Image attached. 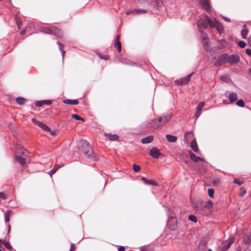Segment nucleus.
<instances>
[{
  "label": "nucleus",
  "instance_id": "nucleus-19",
  "mask_svg": "<svg viewBox=\"0 0 251 251\" xmlns=\"http://www.w3.org/2000/svg\"><path fill=\"white\" fill-rule=\"evenodd\" d=\"M120 36L117 35L114 43V47L117 48V50L119 52L122 51V46L120 41H119Z\"/></svg>",
  "mask_w": 251,
  "mask_h": 251
},
{
  "label": "nucleus",
  "instance_id": "nucleus-26",
  "mask_svg": "<svg viewBox=\"0 0 251 251\" xmlns=\"http://www.w3.org/2000/svg\"><path fill=\"white\" fill-rule=\"evenodd\" d=\"M166 138L168 142L171 143L176 142L177 139L176 136H173L170 134H167L166 135Z\"/></svg>",
  "mask_w": 251,
  "mask_h": 251
},
{
  "label": "nucleus",
  "instance_id": "nucleus-33",
  "mask_svg": "<svg viewBox=\"0 0 251 251\" xmlns=\"http://www.w3.org/2000/svg\"><path fill=\"white\" fill-rule=\"evenodd\" d=\"M213 205V203L212 201H208L206 203H205L204 205H202V206L206 207L208 209H210L211 207H212Z\"/></svg>",
  "mask_w": 251,
  "mask_h": 251
},
{
  "label": "nucleus",
  "instance_id": "nucleus-9",
  "mask_svg": "<svg viewBox=\"0 0 251 251\" xmlns=\"http://www.w3.org/2000/svg\"><path fill=\"white\" fill-rule=\"evenodd\" d=\"M191 75H189L187 76L176 79L175 83L178 85H185L187 84L190 80Z\"/></svg>",
  "mask_w": 251,
  "mask_h": 251
},
{
  "label": "nucleus",
  "instance_id": "nucleus-54",
  "mask_svg": "<svg viewBox=\"0 0 251 251\" xmlns=\"http://www.w3.org/2000/svg\"><path fill=\"white\" fill-rule=\"evenodd\" d=\"M16 23H17V25H18V27H19V28H21V24H21V22H19V21H18V20H17V21H16Z\"/></svg>",
  "mask_w": 251,
  "mask_h": 251
},
{
  "label": "nucleus",
  "instance_id": "nucleus-16",
  "mask_svg": "<svg viewBox=\"0 0 251 251\" xmlns=\"http://www.w3.org/2000/svg\"><path fill=\"white\" fill-rule=\"evenodd\" d=\"M52 103V101L51 100H42L40 101H37L35 103V105L37 107L42 106L43 105H51Z\"/></svg>",
  "mask_w": 251,
  "mask_h": 251
},
{
  "label": "nucleus",
  "instance_id": "nucleus-39",
  "mask_svg": "<svg viewBox=\"0 0 251 251\" xmlns=\"http://www.w3.org/2000/svg\"><path fill=\"white\" fill-rule=\"evenodd\" d=\"M188 219L192 222H197V217L193 215H190L188 217Z\"/></svg>",
  "mask_w": 251,
  "mask_h": 251
},
{
  "label": "nucleus",
  "instance_id": "nucleus-48",
  "mask_svg": "<svg viewBox=\"0 0 251 251\" xmlns=\"http://www.w3.org/2000/svg\"><path fill=\"white\" fill-rule=\"evenodd\" d=\"M0 198L4 200L6 199V195L3 192H0Z\"/></svg>",
  "mask_w": 251,
  "mask_h": 251
},
{
  "label": "nucleus",
  "instance_id": "nucleus-43",
  "mask_svg": "<svg viewBox=\"0 0 251 251\" xmlns=\"http://www.w3.org/2000/svg\"><path fill=\"white\" fill-rule=\"evenodd\" d=\"M238 46L241 48H244L246 46V43L244 41H240L238 42Z\"/></svg>",
  "mask_w": 251,
  "mask_h": 251
},
{
  "label": "nucleus",
  "instance_id": "nucleus-20",
  "mask_svg": "<svg viewBox=\"0 0 251 251\" xmlns=\"http://www.w3.org/2000/svg\"><path fill=\"white\" fill-rule=\"evenodd\" d=\"M63 103L66 104H70V105H76L78 104L79 101L78 100H71V99H67L64 100L63 101Z\"/></svg>",
  "mask_w": 251,
  "mask_h": 251
},
{
  "label": "nucleus",
  "instance_id": "nucleus-21",
  "mask_svg": "<svg viewBox=\"0 0 251 251\" xmlns=\"http://www.w3.org/2000/svg\"><path fill=\"white\" fill-rule=\"evenodd\" d=\"M16 160L20 163L22 165H24L25 164V156H20L18 154H15Z\"/></svg>",
  "mask_w": 251,
  "mask_h": 251
},
{
  "label": "nucleus",
  "instance_id": "nucleus-32",
  "mask_svg": "<svg viewBox=\"0 0 251 251\" xmlns=\"http://www.w3.org/2000/svg\"><path fill=\"white\" fill-rule=\"evenodd\" d=\"M136 14H139L141 13H146L149 11L148 9H135Z\"/></svg>",
  "mask_w": 251,
  "mask_h": 251
},
{
  "label": "nucleus",
  "instance_id": "nucleus-6",
  "mask_svg": "<svg viewBox=\"0 0 251 251\" xmlns=\"http://www.w3.org/2000/svg\"><path fill=\"white\" fill-rule=\"evenodd\" d=\"M172 116L171 112H168L164 114L162 117H159L157 118V121L160 126L167 124L171 119Z\"/></svg>",
  "mask_w": 251,
  "mask_h": 251
},
{
  "label": "nucleus",
  "instance_id": "nucleus-2",
  "mask_svg": "<svg viewBox=\"0 0 251 251\" xmlns=\"http://www.w3.org/2000/svg\"><path fill=\"white\" fill-rule=\"evenodd\" d=\"M78 146L82 150L86 157L90 160H95L93 150L87 141L84 140L80 141Z\"/></svg>",
  "mask_w": 251,
  "mask_h": 251
},
{
  "label": "nucleus",
  "instance_id": "nucleus-25",
  "mask_svg": "<svg viewBox=\"0 0 251 251\" xmlns=\"http://www.w3.org/2000/svg\"><path fill=\"white\" fill-rule=\"evenodd\" d=\"M153 140V136L152 135H150L147 137L143 138L141 140V143L142 144H147L151 142Z\"/></svg>",
  "mask_w": 251,
  "mask_h": 251
},
{
  "label": "nucleus",
  "instance_id": "nucleus-61",
  "mask_svg": "<svg viewBox=\"0 0 251 251\" xmlns=\"http://www.w3.org/2000/svg\"><path fill=\"white\" fill-rule=\"evenodd\" d=\"M237 251H241L240 249H239V248H237Z\"/></svg>",
  "mask_w": 251,
  "mask_h": 251
},
{
  "label": "nucleus",
  "instance_id": "nucleus-55",
  "mask_svg": "<svg viewBox=\"0 0 251 251\" xmlns=\"http://www.w3.org/2000/svg\"><path fill=\"white\" fill-rule=\"evenodd\" d=\"M11 213V210H8L7 211V212L5 214L9 216Z\"/></svg>",
  "mask_w": 251,
  "mask_h": 251
},
{
  "label": "nucleus",
  "instance_id": "nucleus-50",
  "mask_svg": "<svg viewBox=\"0 0 251 251\" xmlns=\"http://www.w3.org/2000/svg\"><path fill=\"white\" fill-rule=\"evenodd\" d=\"M4 219L6 223L9 221V216L4 214Z\"/></svg>",
  "mask_w": 251,
  "mask_h": 251
},
{
  "label": "nucleus",
  "instance_id": "nucleus-40",
  "mask_svg": "<svg viewBox=\"0 0 251 251\" xmlns=\"http://www.w3.org/2000/svg\"><path fill=\"white\" fill-rule=\"evenodd\" d=\"M208 195L210 197L213 198L214 197V190L213 189L209 188L208 189Z\"/></svg>",
  "mask_w": 251,
  "mask_h": 251
},
{
  "label": "nucleus",
  "instance_id": "nucleus-1",
  "mask_svg": "<svg viewBox=\"0 0 251 251\" xmlns=\"http://www.w3.org/2000/svg\"><path fill=\"white\" fill-rule=\"evenodd\" d=\"M205 19H201L198 22V26L200 28L206 29L208 26V24L211 28H216L219 33L223 31V27L222 25L217 20L213 19L212 20L207 15H204Z\"/></svg>",
  "mask_w": 251,
  "mask_h": 251
},
{
  "label": "nucleus",
  "instance_id": "nucleus-62",
  "mask_svg": "<svg viewBox=\"0 0 251 251\" xmlns=\"http://www.w3.org/2000/svg\"><path fill=\"white\" fill-rule=\"evenodd\" d=\"M201 246H199V251H201Z\"/></svg>",
  "mask_w": 251,
  "mask_h": 251
},
{
  "label": "nucleus",
  "instance_id": "nucleus-56",
  "mask_svg": "<svg viewBox=\"0 0 251 251\" xmlns=\"http://www.w3.org/2000/svg\"><path fill=\"white\" fill-rule=\"evenodd\" d=\"M246 193V190H244V191L242 192V193L240 194V195L241 196H243L244 195H245Z\"/></svg>",
  "mask_w": 251,
  "mask_h": 251
},
{
  "label": "nucleus",
  "instance_id": "nucleus-60",
  "mask_svg": "<svg viewBox=\"0 0 251 251\" xmlns=\"http://www.w3.org/2000/svg\"><path fill=\"white\" fill-rule=\"evenodd\" d=\"M249 72L250 73V74L251 75V68L249 70Z\"/></svg>",
  "mask_w": 251,
  "mask_h": 251
},
{
  "label": "nucleus",
  "instance_id": "nucleus-57",
  "mask_svg": "<svg viewBox=\"0 0 251 251\" xmlns=\"http://www.w3.org/2000/svg\"><path fill=\"white\" fill-rule=\"evenodd\" d=\"M25 33V30H23L21 31L20 33L21 35H24Z\"/></svg>",
  "mask_w": 251,
  "mask_h": 251
},
{
  "label": "nucleus",
  "instance_id": "nucleus-17",
  "mask_svg": "<svg viewBox=\"0 0 251 251\" xmlns=\"http://www.w3.org/2000/svg\"><path fill=\"white\" fill-rule=\"evenodd\" d=\"M104 135L107 137L110 141H118L119 139V137L117 134H113L112 133H105Z\"/></svg>",
  "mask_w": 251,
  "mask_h": 251
},
{
  "label": "nucleus",
  "instance_id": "nucleus-30",
  "mask_svg": "<svg viewBox=\"0 0 251 251\" xmlns=\"http://www.w3.org/2000/svg\"><path fill=\"white\" fill-rule=\"evenodd\" d=\"M57 44L58 45V47H59L60 50L61 51L63 58H64V55H65V52H66L64 50H63V49H62V48L64 47V45L62 43L59 42V41L57 42Z\"/></svg>",
  "mask_w": 251,
  "mask_h": 251
},
{
  "label": "nucleus",
  "instance_id": "nucleus-42",
  "mask_svg": "<svg viewBox=\"0 0 251 251\" xmlns=\"http://www.w3.org/2000/svg\"><path fill=\"white\" fill-rule=\"evenodd\" d=\"M99 56L100 58L101 59H104V60H108L109 59V56L108 55H106V54H100L99 55Z\"/></svg>",
  "mask_w": 251,
  "mask_h": 251
},
{
  "label": "nucleus",
  "instance_id": "nucleus-34",
  "mask_svg": "<svg viewBox=\"0 0 251 251\" xmlns=\"http://www.w3.org/2000/svg\"><path fill=\"white\" fill-rule=\"evenodd\" d=\"M236 104L240 107H244L245 106L244 101L242 100H239L236 101Z\"/></svg>",
  "mask_w": 251,
  "mask_h": 251
},
{
  "label": "nucleus",
  "instance_id": "nucleus-5",
  "mask_svg": "<svg viewBox=\"0 0 251 251\" xmlns=\"http://www.w3.org/2000/svg\"><path fill=\"white\" fill-rule=\"evenodd\" d=\"M227 54L224 53L219 56L216 61L214 63V66L218 67L227 63Z\"/></svg>",
  "mask_w": 251,
  "mask_h": 251
},
{
  "label": "nucleus",
  "instance_id": "nucleus-45",
  "mask_svg": "<svg viewBox=\"0 0 251 251\" xmlns=\"http://www.w3.org/2000/svg\"><path fill=\"white\" fill-rule=\"evenodd\" d=\"M233 182L235 184H238V185H242L243 183V181H240L239 179L237 178H235L234 179Z\"/></svg>",
  "mask_w": 251,
  "mask_h": 251
},
{
  "label": "nucleus",
  "instance_id": "nucleus-63",
  "mask_svg": "<svg viewBox=\"0 0 251 251\" xmlns=\"http://www.w3.org/2000/svg\"><path fill=\"white\" fill-rule=\"evenodd\" d=\"M223 76H221V79L222 80H223Z\"/></svg>",
  "mask_w": 251,
  "mask_h": 251
},
{
  "label": "nucleus",
  "instance_id": "nucleus-12",
  "mask_svg": "<svg viewBox=\"0 0 251 251\" xmlns=\"http://www.w3.org/2000/svg\"><path fill=\"white\" fill-rule=\"evenodd\" d=\"M205 105V102L202 101L197 106L196 108V112L195 115L196 119H198L201 114L202 109H203Z\"/></svg>",
  "mask_w": 251,
  "mask_h": 251
},
{
  "label": "nucleus",
  "instance_id": "nucleus-18",
  "mask_svg": "<svg viewBox=\"0 0 251 251\" xmlns=\"http://www.w3.org/2000/svg\"><path fill=\"white\" fill-rule=\"evenodd\" d=\"M27 154L28 151L26 150L21 147L19 148L18 150L16 151L15 153V154H18L22 156H27Z\"/></svg>",
  "mask_w": 251,
  "mask_h": 251
},
{
  "label": "nucleus",
  "instance_id": "nucleus-44",
  "mask_svg": "<svg viewBox=\"0 0 251 251\" xmlns=\"http://www.w3.org/2000/svg\"><path fill=\"white\" fill-rule=\"evenodd\" d=\"M3 245L5 248H7L9 250H11L12 249V247L10 245L9 243L8 242H4L3 243Z\"/></svg>",
  "mask_w": 251,
  "mask_h": 251
},
{
  "label": "nucleus",
  "instance_id": "nucleus-15",
  "mask_svg": "<svg viewBox=\"0 0 251 251\" xmlns=\"http://www.w3.org/2000/svg\"><path fill=\"white\" fill-rule=\"evenodd\" d=\"M189 154H190V159L194 162H197L199 161H201L203 162H204V159L199 157V156H196L194 153H193L192 152V151H189Z\"/></svg>",
  "mask_w": 251,
  "mask_h": 251
},
{
  "label": "nucleus",
  "instance_id": "nucleus-23",
  "mask_svg": "<svg viewBox=\"0 0 251 251\" xmlns=\"http://www.w3.org/2000/svg\"><path fill=\"white\" fill-rule=\"evenodd\" d=\"M229 100L230 102H233L235 101L237 99L238 96L237 93L235 92H232L228 96Z\"/></svg>",
  "mask_w": 251,
  "mask_h": 251
},
{
  "label": "nucleus",
  "instance_id": "nucleus-24",
  "mask_svg": "<svg viewBox=\"0 0 251 251\" xmlns=\"http://www.w3.org/2000/svg\"><path fill=\"white\" fill-rule=\"evenodd\" d=\"M63 166V165L62 164L55 165L54 168L49 172V174L50 175V176H51L52 175L54 174L58 169L62 167Z\"/></svg>",
  "mask_w": 251,
  "mask_h": 251
},
{
  "label": "nucleus",
  "instance_id": "nucleus-64",
  "mask_svg": "<svg viewBox=\"0 0 251 251\" xmlns=\"http://www.w3.org/2000/svg\"><path fill=\"white\" fill-rule=\"evenodd\" d=\"M208 251H212L211 249H209Z\"/></svg>",
  "mask_w": 251,
  "mask_h": 251
},
{
  "label": "nucleus",
  "instance_id": "nucleus-7",
  "mask_svg": "<svg viewBox=\"0 0 251 251\" xmlns=\"http://www.w3.org/2000/svg\"><path fill=\"white\" fill-rule=\"evenodd\" d=\"M240 60V57L236 54H232L228 55L227 54V63L230 64H234L238 63Z\"/></svg>",
  "mask_w": 251,
  "mask_h": 251
},
{
  "label": "nucleus",
  "instance_id": "nucleus-41",
  "mask_svg": "<svg viewBox=\"0 0 251 251\" xmlns=\"http://www.w3.org/2000/svg\"><path fill=\"white\" fill-rule=\"evenodd\" d=\"M137 10H135V9H132L131 10H129V11H126V14L127 15H130V14H132V15H136V11Z\"/></svg>",
  "mask_w": 251,
  "mask_h": 251
},
{
  "label": "nucleus",
  "instance_id": "nucleus-37",
  "mask_svg": "<svg viewBox=\"0 0 251 251\" xmlns=\"http://www.w3.org/2000/svg\"><path fill=\"white\" fill-rule=\"evenodd\" d=\"M140 2L142 4V6L145 8V9H148V4H146V2H150L149 1L146 0H140Z\"/></svg>",
  "mask_w": 251,
  "mask_h": 251
},
{
  "label": "nucleus",
  "instance_id": "nucleus-38",
  "mask_svg": "<svg viewBox=\"0 0 251 251\" xmlns=\"http://www.w3.org/2000/svg\"><path fill=\"white\" fill-rule=\"evenodd\" d=\"M32 121L33 124H36L37 126H46L44 124H43V123H41V122L36 120L35 119H32Z\"/></svg>",
  "mask_w": 251,
  "mask_h": 251
},
{
  "label": "nucleus",
  "instance_id": "nucleus-51",
  "mask_svg": "<svg viewBox=\"0 0 251 251\" xmlns=\"http://www.w3.org/2000/svg\"><path fill=\"white\" fill-rule=\"evenodd\" d=\"M246 52L247 54L251 56V50L250 49H247L246 50Z\"/></svg>",
  "mask_w": 251,
  "mask_h": 251
},
{
  "label": "nucleus",
  "instance_id": "nucleus-46",
  "mask_svg": "<svg viewBox=\"0 0 251 251\" xmlns=\"http://www.w3.org/2000/svg\"><path fill=\"white\" fill-rule=\"evenodd\" d=\"M119 61L123 64H128L127 60L126 58H119Z\"/></svg>",
  "mask_w": 251,
  "mask_h": 251
},
{
  "label": "nucleus",
  "instance_id": "nucleus-29",
  "mask_svg": "<svg viewBox=\"0 0 251 251\" xmlns=\"http://www.w3.org/2000/svg\"><path fill=\"white\" fill-rule=\"evenodd\" d=\"M249 33L248 29L246 28V26L244 25V28L241 31L242 37L244 39H246L248 34Z\"/></svg>",
  "mask_w": 251,
  "mask_h": 251
},
{
  "label": "nucleus",
  "instance_id": "nucleus-31",
  "mask_svg": "<svg viewBox=\"0 0 251 251\" xmlns=\"http://www.w3.org/2000/svg\"><path fill=\"white\" fill-rule=\"evenodd\" d=\"M25 100L22 97H18L16 99V102L19 105H22L24 103Z\"/></svg>",
  "mask_w": 251,
  "mask_h": 251
},
{
  "label": "nucleus",
  "instance_id": "nucleus-47",
  "mask_svg": "<svg viewBox=\"0 0 251 251\" xmlns=\"http://www.w3.org/2000/svg\"><path fill=\"white\" fill-rule=\"evenodd\" d=\"M213 182L215 185H218L220 183V180L219 178H214L213 180Z\"/></svg>",
  "mask_w": 251,
  "mask_h": 251
},
{
  "label": "nucleus",
  "instance_id": "nucleus-10",
  "mask_svg": "<svg viewBox=\"0 0 251 251\" xmlns=\"http://www.w3.org/2000/svg\"><path fill=\"white\" fill-rule=\"evenodd\" d=\"M232 242L231 239L223 241L219 247L220 251H226Z\"/></svg>",
  "mask_w": 251,
  "mask_h": 251
},
{
  "label": "nucleus",
  "instance_id": "nucleus-53",
  "mask_svg": "<svg viewBox=\"0 0 251 251\" xmlns=\"http://www.w3.org/2000/svg\"><path fill=\"white\" fill-rule=\"evenodd\" d=\"M196 210L199 212H201V205H199V206H197V207H196Z\"/></svg>",
  "mask_w": 251,
  "mask_h": 251
},
{
  "label": "nucleus",
  "instance_id": "nucleus-14",
  "mask_svg": "<svg viewBox=\"0 0 251 251\" xmlns=\"http://www.w3.org/2000/svg\"><path fill=\"white\" fill-rule=\"evenodd\" d=\"M42 129L49 134L52 136L56 135V134L57 132L56 129L54 128H51L50 126H41Z\"/></svg>",
  "mask_w": 251,
  "mask_h": 251
},
{
  "label": "nucleus",
  "instance_id": "nucleus-8",
  "mask_svg": "<svg viewBox=\"0 0 251 251\" xmlns=\"http://www.w3.org/2000/svg\"><path fill=\"white\" fill-rule=\"evenodd\" d=\"M200 3L202 9L206 12L210 13L212 11L209 0H200Z\"/></svg>",
  "mask_w": 251,
  "mask_h": 251
},
{
  "label": "nucleus",
  "instance_id": "nucleus-22",
  "mask_svg": "<svg viewBox=\"0 0 251 251\" xmlns=\"http://www.w3.org/2000/svg\"><path fill=\"white\" fill-rule=\"evenodd\" d=\"M141 180L146 184L151 185L154 186H156L157 185V183L153 180L148 179L145 177H142L141 178Z\"/></svg>",
  "mask_w": 251,
  "mask_h": 251
},
{
  "label": "nucleus",
  "instance_id": "nucleus-13",
  "mask_svg": "<svg viewBox=\"0 0 251 251\" xmlns=\"http://www.w3.org/2000/svg\"><path fill=\"white\" fill-rule=\"evenodd\" d=\"M168 226L169 228L172 230H175L177 226V220L176 218L172 217L168 221Z\"/></svg>",
  "mask_w": 251,
  "mask_h": 251
},
{
  "label": "nucleus",
  "instance_id": "nucleus-52",
  "mask_svg": "<svg viewBox=\"0 0 251 251\" xmlns=\"http://www.w3.org/2000/svg\"><path fill=\"white\" fill-rule=\"evenodd\" d=\"M125 248L123 246H120L118 249V251H125Z\"/></svg>",
  "mask_w": 251,
  "mask_h": 251
},
{
  "label": "nucleus",
  "instance_id": "nucleus-36",
  "mask_svg": "<svg viewBox=\"0 0 251 251\" xmlns=\"http://www.w3.org/2000/svg\"><path fill=\"white\" fill-rule=\"evenodd\" d=\"M133 169L134 172H138L141 170V167L135 164H133Z\"/></svg>",
  "mask_w": 251,
  "mask_h": 251
},
{
  "label": "nucleus",
  "instance_id": "nucleus-59",
  "mask_svg": "<svg viewBox=\"0 0 251 251\" xmlns=\"http://www.w3.org/2000/svg\"><path fill=\"white\" fill-rule=\"evenodd\" d=\"M201 248H202V250L201 251H202L203 250H205L206 247H205V246H203V245H201Z\"/></svg>",
  "mask_w": 251,
  "mask_h": 251
},
{
  "label": "nucleus",
  "instance_id": "nucleus-27",
  "mask_svg": "<svg viewBox=\"0 0 251 251\" xmlns=\"http://www.w3.org/2000/svg\"><path fill=\"white\" fill-rule=\"evenodd\" d=\"M193 132L192 131H186L184 134V138L187 141H188L193 137Z\"/></svg>",
  "mask_w": 251,
  "mask_h": 251
},
{
  "label": "nucleus",
  "instance_id": "nucleus-3",
  "mask_svg": "<svg viewBox=\"0 0 251 251\" xmlns=\"http://www.w3.org/2000/svg\"><path fill=\"white\" fill-rule=\"evenodd\" d=\"M40 31L42 32L49 34H53L57 38L63 37V34L62 30L55 26H51L50 27H42L40 28Z\"/></svg>",
  "mask_w": 251,
  "mask_h": 251
},
{
  "label": "nucleus",
  "instance_id": "nucleus-58",
  "mask_svg": "<svg viewBox=\"0 0 251 251\" xmlns=\"http://www.w3.org/2000/svg\"><path fill=\"white\" fill-rule=\"evenodd\" d=\"M203 38H204V40H206V39H208V36H207V35L206 34H205V36L203 37Z\"/></svg>",
  "mask_w": 251,
  "mask_h": 251
},
{
  "label": "nucleus",
  "instance_id": "nucleus-4",
  "mask_svg": "<svg viewBox=\"0 0 251 251\" xmlns=\"http://www.w3.org/2000/svg\"><path fill=\"white\" fill-rule=\"evenodd\" d=\"M148 4V9L149 11L152 13L157 14L159 9L162 7L163 2L161 0H156L153 3L146 2Z\"/></svg>",
  "mask_w": 251,
  "mask_h": 251
},
{
  "label": "nucleus",
  "instance_id": "nucleus-11",
  "mask_svg": "<svg viewBox=\"0 0 251 251\" xmlns=\"http://www.w3.org/2000/svg\"><path fill=\"white\" fill-rule=\"evenodd\" d=\"M149 155L152 157L157 159L161 155V153L157 148H153L150 151Z\"/></svg>",
  "mask_w": 251,
  "mask_h": 251
},
{
  "label": "nucleus",
  "instance_id": "nucleus-49",
  "mask_svg": "<svg viewBox=\"0 0 251 251\" xmlns=\"http://www.w3.org/2000/svg\"><path fill=\"white\" fill-rule=\"evenodd\" d=\"M75 249H76V247H75V245L73 243H72L70 251H75Z\"/></svg>",
  "mask_w": 251,
  "mask_h": 251
},
{
  "label": "nucleus",
  "instance_id": "nucleus-35",
  "mask_svg": "<svg viewBox=\"0 0 251 251\" xmlns=\"http://www.w3.org/2000/svg\"><path fill=\"white\" fill-rule=\"evenodd\" d=\"M72 117L73 118H74L76 120H81V121H84V119L82 118H81V117H80L79 116H78L77 114H73L72 115Z\"/></svg>",
  "mask_w": 251,
  "mask_h": 251
},
{
  "label": "nucleus",
  "instance_id": "nucleus-28",
  "mask_svg": "<svg viewBox=\"0 0 251 251\" xmlns=\"http://www.w3.org/2000/svg\"><path fill=\"white\" fill-rule=\"evenodd\" d=\"M191 148L196 152L199 151L198 147L196 142V140H194L191 143Z\"/></svg>",
  "mask_w": 251,
  "mask_h": 251
}]
</instances>
